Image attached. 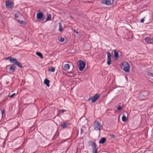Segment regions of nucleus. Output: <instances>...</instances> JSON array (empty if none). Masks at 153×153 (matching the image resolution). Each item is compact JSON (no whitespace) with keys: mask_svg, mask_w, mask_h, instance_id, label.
<instances>
[{"mask_svg":"<svg viewBox=\"0 0 153 153\" xmlns=\"http://www.w3.org/2000/svg\"><path fill=\"white\" fill-rule=\"evenodd\" d=\"M6 7L8 9H12L13 8V4L11 1L8 0L6 1Z\"/></svg>","mask_w":153,"mask_h":153,"instance_id":"nucleus-5","label":"nucleus"},{"mask_svg":"<svg viewBox=\"0 0 153 153\" xmlns=\"http://www.w3.org/2000/svg\"><path fill=\"white\" fill-rule=\"evenodd\" d=\"M144 21V18L140 20V22H141L143 23Z\"/></svg>","mask_w":153,"mask_h":153,"instance_id":"nucleus-32","label":"nucleus"},{"mask_svg":"<svg viewBox=\"0 0 153 153\" xmlns=\"http://www.w3.org/2000/svg\"><path fill=\"white\" fill-rule=\"evenodd\" d=\"M51 15L50 14H48L47 16V18L46 19V21H48L50 20L51 19Z\"/></svg>","mask_w":153,"mask_h":153,"instance_id":"nucleus-24","label":"nucleus"},{"mask_svg":"<svg viewBox=\"0 0 153 153\" xmlns=\"http://www.w3.org/2000/svg\"><path fill=\"white\" fill-rule=\"evenodd\" d=\"M83 132V130L82 129L81 130V134H82Z\"/></svg>","mask_w":153,"mask_h":153,"instance_id":"nucleus-35","label":"nucleus"},{"mask_svg":"<svg viewBox=\"0 0 153 153\" xmlns=\"http://www.w3.org/2000/svg\"><path fill=\"white\" fill-rule=\"evenodd\" d=\"M18 22L22 24H25V22L24 21L22 20H20L19 19L17 20Z\"/></svg>","mask_w":153,"mask_h":153,"instance_id":"nucleus-22","label":"nucleus"},{"mask_svg":"<svg viewBox=\"0 0 153 153\" xmlns=\"http://www.w3.org/2000/svg\"><path fill=\"white\" fill-rule=\"evenodd\" d=\"M6 59H9L11 63H13L20 68H22L23 67L22 66L21 64L20 63L18 62L16 59H15L11 56H9L6 58Z\"/></svg>","mask_w":153,"mask_h":153,"instance_id":"nucleus-1","label":"nucleus"},{"mask_svg":"<svg viewBox=\"0 0 153 153\" xmlns=\"http://www.w3.org/2000/svg\"><path fill=\"white\" fill-rule=\"evenodd\" d=\"M59 41L61 42H63L65 41V39L63 38H61L59 39Z\"/></svg>","mask_w":153,"mask_h":153,"instance_id":"nucleus-25","label":"nucleus"},{"mask_svg":"<svg viewBox=\"0 0 153 153\" xmlns=\"http://www.w3.org/2000/svg\"><path fill=\"white\" fill-rule=\"evenodd\" d=\"M107 64L108 65H110L111 63V55L109 52L108 51L107 52Z\"/></svg>","mask_w":153,"mask_h":153,"instance_id":"nucleus-6","label":"nucleus"},{"mask_svg":"<svg viewBox=\"0 0 153 153\" xmlns=\"http://www.w3.org/2000/svg\"><path fill=\"white\" fill-rule=\"evenodd\" d=\"M142 97L143 98H145V97L144 96V95H143V93H142L140 96V97Z\"/></svg>","mask_w":153,"mask_h":153,"instance_id":"nucleus-31","label":"nucleus"},{"mask_svg":"<svg viewBox=\"0 0 153 153\" xmlns=\"http://www.w3.org/2000/svg\"><path fill=\"white\" fill-rule=\"evenodd\" d=\"M150 43H153V39H151Z\"/></svg>","mask_w":153,"mask_h":153,"instance_id":"nucleus-33","label":"nucleus"},{"mask_svg":"<svg viewBox=\"0 0 153 153\" xmlns=\"http://www.w3.org/2000/svg\"><path fill=\"white\" fill-rule=\"evenodd\" d=\"M43 16V14L41 12H39L37 14V18L39 19L42 18Z\"/></svg>","mask_w":153,"mask_h":153,"instance_id":"nucleus-11","label":"nucleus"},{"mask_svg":"<svg viewBox=\"0 0 153 153\" xmlns=\"http://www.w3.org/2000/svg\"><path fill=\"white\" fill-rule=\"evenodd\" d=\"M110 136L111 138H114L115 137L114 135L113 134H110Z\"/></svg>","mask_w":153,"mask_h":153,"instance_id":"nucleus-29","label":"nucleus"},{"mask_svg":"<svg viewBox=\"0 0 153 153\" xmlns=\"http://www.w3.org/2000/svg\"><path fill=\"white\" fill-rule=\"evenodd\" d=\"M9 69L10 71H12V72H14L15 70V66L14 65L10 66Z\"/></svg>","mask_w":153,"mask_h":153,"instance_id":"nucleus-16","label":"nucleus"},{"mask_svg":"<svg viewBox=\"0 0 153 153\" xmlns=\"http://www.w3.org/2000/svg\"><path fill=\"white\" fill-rule=\"evenodd\" d=\"M151 39L149 37H146L145 39V41L147 42L150 43Z\"/></svg>","mask_w":153,"mask_h":153,"instance_id":"nucleus-21","label":"nucleus"},{"mask_svg":"<svg viewBox=\"0 0 153 153\" xmlns=\"http://www.w3.org/2000/svg\"><path fill=\"white\" fill-rule=\"evenodd\" d=\"M61 112L62 113H64L65 111V110H62L61 111Z\"/></svg>","mask_w":153,"mask_h":153,"instance_id":"nucleus-34","label":"nucleus"},{"mask_svg":"<svg viewBox=\"0 0 153 153\" xmlns=\"http://www.w3.org/2000/svg\"><path fill=\"white\" fill-rule=\"evenodd\" d=\"M74 32H75V33H78V32H77V31H76V30H74Z\"/></svg>","mask_w":153,"mask_h":153,"instance_id":"nucleus-36","label":"nucleus"},{"mask_svg":"<svg viewBox=\"0 0 153 153\" xmlns=\"http://www.w3.org/2000/svg\"><path fill=\"white\" fill-rule=\"evenodd\" d=\"M100 96V95L96 94L92 99V102L93 103L95 102Z\"/></svg>","mask_w":153,"mask_h":153,"instance_id":"nucleus-8","label":"nucleus"},{"mask_svg":"<svg viewBox=\"0 0 153 153\" xmlns=\"http://www.w3.org/2000/svg\"><path fill=\"white\" fill-rule=\"evenodd\" d=\"M50 82V81L47 78L45 79L44 81V84L48 87H49L50 86V85L49 84Z\"/></svg>","mask_w":153,"mask_h":153,"instance_id":"nucleus-13","label":"nucleus"},{"mask_svg":"<svg viewBox=\"0 0 153 153\" xmlns=\"http://www.w3.org/2000/svg\"><path fill=\"white\" fill-rule=\"evenodd\" d=\"M67 126V124L65 123H62L61 125V126L63 128H66Z\"/></svg>","mask_w":153,"mask_h":153,"instance_id":"nucleus-19","label":"nucleus"},{"mask_svg":"<svg viewBox=\"0 0 153 153\" xmlns=\"http://www.w3.org/2000/svg\"><path fill=\"white\" fill-rule=\"evenodd\" d=\"M15 95V93H13L12 94L10 95L9 94L8 96V97L11 98H13V97H14Z\"/></svg>","mask_w":153,"mask_h":153,"instance_id":"nucleus-26","label":"nucleus"},{"mask_svg":"<svg viewBox=\"0 0 153 153\" xmlns=\"http://www.w3.org/2000/svg\"><path fill=\"white\" fill-rule=\"evenodd\" d=\"M93 127L94 130L100 131L102 128V126L98 121L96 120L93 124Z\"/></svg>","mask_w":153,"mask_h":153,"instance_id":"nucleus-3","label":"nucleus"},{"mask_svg":"<svg viewBox=\"0 0 153 153\" xmlns=\"http://www.w3.org/2000/svg\"><path fill=\"white\" fill-rule=\"evenodd\" d=\"M92 145V152L93 153H97V149H96L97 145L94 142H93Z\"/></svg>","mask_w":153,"mask_h":153,"instance_id":"nucleus-7","label":"nucleus"},{"mask_svg":"<svg viewBox=\"0 0 153 153\" xmlns=\"http://www.w3.org/2000/svg\"><path fill=\"white\" fill-rule=\"evenodd\" d=\"M22 16V14L21 13L19 12H18L17 13H16L15 14V16L16 18H18L19 16Z\"/></svg>","mask_w":153,"mask_h":153,"instance_id":"nucleus-17","label":"nucleus"},{"mask_svg":"<svg viewBox=\"0 0 153 153\" xmlns=\"http://www.w3.org/2000/svg\"><path fill=\"white\" fill-rule=\"evenodd\" d=\"M55 68L53 67H51L48 69V71L51 72H53L55 71Z\"/></svg>","mask_w":153,"mask_h":153,"instance_id":"nucleus-23","label":"nucleus"},{"mask_svg":"<svg viewBox=\"0 0 153 153\" xmlns=\"http://www.w3.org/2000/svg\"><path fill=\"white\" fill-rule=\"evenodd\" d=\"M123 116L122 118V120L123 121L125 122L127 119L126 115H128L127 113L125 111L123 113Z\"/></svg>","mask_w":153,"mask_h":153,"instance_id":"nucleus-9","label":"nucleus"},{"mask_svg":"<svg viewBox=\"0 0 153 153\" xmlns=\"http://www.w3.org/2000/svg\"><path fill=\"white\" fill-rule=\"evenodd\" d=\"M106 140V139L105 137H102L101 138V140L99 141V143L100 144H103L104 143Z\"/></svg>","mask_w":153,"mask_h":153,"instance_id":"nucleus-15","label":"nucleus"},{"mask_svg":"<svg viewBox=\"0 0 153 153\" xmlns=\"http://www.w3.org/2000/svg\"><path fill=\"white\" fill-rule=\"evenodd\" d=\"M121 68L126 72L128 73L129 72V65L128 63L126 62H123L122 63Z\"/></svg>","mask_w":153,"mask_h":153,"instance_id":"nucleus-2","label":"nucleus"},{"mask_svg":"<svg viewBox=\"0 0 153 153\" xmlns=\"http://www.w3.org/2000/svg\"><path fill=\"white\" fill-rule=\"evenodd\" d=\"M36 54L39 56L41 59H42L43 58V56L41 53L39 52H36Z\"/></svg>","mask_w":153,"mask_h":153,"instance_id":"nucleus-20","label":"nucleus"},{"mask_svg":"<svg viewBox=\"0 0 153 153\" xmlns=\"http://www.w3.org/2000/svg\"><path fill=\"white\" fill-rule=\"evenodd\" d=\"M1 112L2 115V117H3L4 114H5V111L4 110H1Z\"/></svg>","mask_w":153,"mask_h":153,"instance_id":"nucleus-28","label":"nucleus"},{"mask_svg":"<svg viewBox=\"0 0 153 153\" xmlns=\"http://www.w3.org/2000/svg\"><path fill=\"white\" fill-rule=\"evenodd\" d=\"M102 3L108 5H110L111 4V0H105V2H102Z\"/></svg>","mask_w":153,"mask_h":153,"instance_id":"nucleus-12","label":"nucleus"},{"mask_svg":"<svg viewBox=\"0 0 153 153\" xmlns=\"http://www.w3.org/2000/svg\"><path fill=\"white\" fill-rule=\"evenodd\" d=\"M114 56L115 58H117L118 57V52L117 51H116L115 50H114Z\"/></svg>","mask_w":153,"mask_h":153,"instance_id":"nucleus-14","label":"nucleus"},{"mask_svg":"<svg viewBox=\"0 0 153 153\" xmlns=\"http://www.w3.org/2000/svg\"><path fill=\"white\" fill-rule=\"evenodd\" d=\"M32 128H33V127H31V129H32Z\"/></svg>","mask_w":153,"mask_h":153,"instance_id":"nucleus-37","label":"nucleus"},{"mask_svg":"<svg viewBox=\"0 0 153 153\" xmlns=\"http://www.w3.org/2000/svg\"><path fill=\"white\" fill-rule=\"evenodd\" d=\"M148 74L150 76L153 77V73L150 72H149L148 73Z\"/></svg>","mask_w":153,"mask_h":153,"instance_id":"nucleus-27","label":"nucleus"},{"mask_svg":"<svg viewBox=\"0 0 153 153\" xmlns=\"http://www.w3.org/2000/svg\"><path fill=\"white\" fill-rule=\"evenodd\" d=\"M70 68V66L68 64H65L64 66H62V69L65 71L68 70Z\"/></svg>","mask_w":153,"mask_h":153,"instance_id":"nucleus-10","label":"nucleus"},{"mask_svg":"<svg viewBox=\"0 0 153 153\" xmlns=\"http://www.w3.org/2000/svg\"><path fill=\"white\" fill-rule=\"evenodd\" d=\"M59 31L61 32L63 30V28L62 27V24L61 23H59Z\"/></svg>","mask_w":153,"mask_h":153,"instance_id":"nucleus-18","label":"nucleus"},{"mask_svg":"<svg viewBox=\"0 0 153 153\" xmlns=\"http://www.w3.org/2000/svg\"><path fill=\"white\" fill-rule=\"evenodd\" d=\"M117 109L118 110H120L122 109V108L120 106H119L117 108Z\"/></svg>","mask_w":153,"mask_h":153,"instance_id":"nucleus-30","label":"nucleus"},{"mask_svg":"<svg viewBox=\"0 0 153 153\" xmlns=\"http://www.w3.org/2000/svg\"><path fill=\"white\" fill-rule=\"evenodd\" d=\"M79 64V69L80 71H82L85 68V63L81 60H79L78 61Z\"/></svg>","mask_w":153,"mask_h":153,"instance_id":"nucleus-4","label":"nucleus"}]
</instances>
